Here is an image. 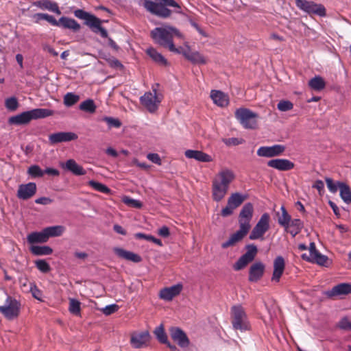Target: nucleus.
Instances as JSON below:
<instances>
[{
	"instance_id": "680f3d73",
	"label": "nucleus",
	"mask_w": 351,
	"mask_h": 351,
	"mask_svg": "<svg viewBox=\"0 0 351 351\" xmlns=\"http://www.w3.org/2000/svg\"><path fill=\"white\" fill-rule=\"evenodd\" d=\"M147 158L148 160L152 161L153 163L160 165L161 159L158 154L149 153L147 154Z\"/></svg>"
},
{
	"instance_id": "774afa93",
	"label": "nucleus",
	"mask_w": 351,
	"mask_h": 351,
	"mask_svg": "<svg viewBox=\"0 0 351 351\" xmlns=\"http://www.w3.org/2000/svg\"><path fill=\"white\" fill-rule=\"evenodd\" d=\"M51 202L52 199L47 197H39L35 200V203L43 205H47L51 204Z\"/></svg>"
},
{
	"instance_id": "7c9ffc66",
	"label": "nucleus",
	"mask_w": 351,
	"mask_h": 351,
	"mask_svg": "<svg viewBox=\"0 0 351 351\" xmlns=\"http://www.w3.org/2000/svg\"><path fill=\"white\" fill-rule=\"evenodd\" d=\"M210 97L215 104L221 107L228 106L229 102L228 96L220 90H211Z\"/></svg>"
},
{
	"instance_id": "de8ad7c7",
	"label": "nucleus",
	"mask_w": 351,
	"mask_h": 351,
	"mask_svg": "<svg viewBox=\"0 0 351 351\" xmlns=\"http://www.w3.org/2000/svg\"><path fill=\"white\" fill-rule=\"evenodd\" d=\"M69 311L72 314L78 315L80 313V302L75 299H70L69 300Z\"/></svg>"
},
{
	"instance_id": "6e6552de",
	"label": "nucleus",
	"mask_w": 351,
	"mask_h": 351,
	"mask_svg": "<svg viewBox=\"0 0 351 351\" xmlns=\"http://www.w3.org/2000/svg\"><path fill=\"white\" fill-rule=\"evenodd\" d=\"M21 304L15 298L7 296L3 305L0 306V313L6 319H13L17 317L20 312Z\"/></svg>"
},
{
	"instance_id": "c9c22d12",
	"label": "nucleus",
	"mask_w": 351,
	"mask_h": 351,
	"mask_svg": "<svg viewBox=\"0 0 351 351\" xmlns=\"http://www.w3.org/2000/svg\"><path fill=\"white\" fill-rule=\"evenodd\" d=\"M338 186L340 191V197L346 204L351 203V189L344 182H338Z\"/></svg>"
},
{
	"instance_id": "dca6fc26",
	"label": "nucleus",
	"mask_w": 351,
	"mask_h": 351,
	"mask_svg": "<svg viewBox=\"0 0 351 351\" xmlns=\"http://www.w3.org/2000/svg\"><path fill=\"white\" fill-rule=\"evenodd\" d=\"M350 293H351V284L340 283L333 287L331 289L325 291L324 295L328 298L335 299Z\"/></svg>"
},
{
	"instance_id": "b1692460",
	"label": "nucleus",
	"mask_w": 351,
	"mask_h": 351,
	"mask_svg": "<svg viewBox=\"0 0 351 351\" xmlns=\"http://www.w3.org/2000/svg\"><path fill=\"white\" fill-rule=\"evenodd\" d=\"M114 254L119 258L129 261L135 263L142 261V258L140 255L130 251L125 250L121 247H114L113 249Z\"/></svg>"
},
{
	"instance_id": "9d476101",
	"label": "nucleus",
	"mask_w": 351,
	"mask_h": 351,
	"mask_svg": "<svg viewBox=\"0 0 351 351\" xmlns=\"http://www.w3.org/2000/svg\"><path fill=\"white\" fill-rule=\"evenodd\" d=\"M154 93L146 92L140 97L141 104L151 113L155 112L158 108L162 99L157 95V90L153 88Z\"/></svg>"
},
{
	"instance_id": "a19ab883",
	"label": "nucleus",
	"mask_w": 351,
	"mask_h": 351,
	"mask_svg": "<svg viewBox=\"0 0 351 351\" xmlns=\"http://www.w3.org/2000/svg\"><path fill=\"white\" fill-rule=\"evenodd\" d=\"M44 229L48 239L49 237L61 236L65 230V228L62 226H49Z\"/></svg>"
},
{
	"instance_id": "ddd939ff",
	"label": "nucleus",
	"mask_w": 351,
	"mask_h": 351,
	"mask_svg": "<svg viewBox=\"0 0 351 351\" xmlns=\"http://www.w3.org/2000/svg\"><path fill=\"white\" fill-rule=\"evenodd\" d=\"M253 214V204L250 202L244 204L239 215V228H242L250 231L251 228L250 222L252 219Z\"/></svg>"
},
{
	"instance_id": "ea45409f",
	"label": "nucleus",
	"mask_w": 351,
	"mask_h": 351,
	"mask_svg": "<svg viewBox=\"0 0 351 351\" xmlns=\"http://www.w3.org/2000/svg\"><path fill=\"white\" fill-rule=\"evenodd\" d=\"M245 199V196L239 193H232L228 199V203L234 209L239 207Z\"/></svg>"
},
{
	"instance_id": "bf43d9fd",
	"label": "nucleus",
	"mask_w": 351,
	"mask_h": 351,
	"mask_svg": "<svg viewBox=\"0 0 351 351\" xmlns=\"http://www.w3.org/2000/svg\"><path fill=\"white\" fill-rule=\"evenodd\" d=\"M312 187L314 188V189H316L318 192H319V194L320 195H322L324 193V184L322 180H316L314 184L312 185Z\"/></svg>"
},
{
	"instance_id": "4468645a",
	"label": "nucleus",
	"mask_w": 351,
	"mask_h": 351,
	"mask_svg": "<svg viewBox=\"0 0 351 351\" xmlns=\"http://www.w3.org/2000/svg\"><path fill=\"white\" fill-rule=\"evenodd\" d=\"M303 260L311 263H315L319 265L325 266L328 260V257L322 254L317 249L314 242H311L309 245V253L302 254Z\"/></svg>"
},
{
	"instance_id": "69168bd1",
	"label": "nucleus",
	"mask_w": 351,
	"mask_h": 351,
	"mask_svg": "<svg viewBox=\"0 0 351 351\" xmlns=\"http://www.w3.org/2000/svg\"><path fill=\"white\" fill-rule=\"evenodd\" d=\"M108 62L111 67L117 68V69H118V68L122 69L123 68V64L121 63V62L119 60H118L116 58L108 59Z\"/></svg>"
},
{
	"instance_id": "72a5a7b5",
	"label": "nucleus",
	"mask_w": 351,
	"mask_h": 351,
	"mask_svg": "<svg viewBox=\"0 0 351 351\" xmlns=\"http://www.w3.org/2000/svg\"><path fill=\"white\" fill-rule=\"evenodd\" d=\"M281 213L278 212V223L282 227L287 230L289 228V223L291 221V215L287 211L285 207L282 206L280 208Z\"/></svg>"
},
{
	"instance_id": "e433bc0d",
	"label": "nucleus",
	"mask_w": 351,
	"mask_h": 351,
	"mask_svg": "<svg viewBox=\"0 0 351 351\" xmlns=\"http://www.w3.org/2000/svg\"><path fill=\"white\" fill-rule=\"evenodd\" d=\"M309 87L315 91H320L326 86V82L323 77L316 75L308 81Z\"/></svg>"
},
{
	"instance_id": "603ef678",
	"label": "nucleus",
	"mask_w": 351,
	"mask_h": 351,
	"mask_svg": "<svg viewBox=\"0 0 351 351\" xmlns=\"http://www.w3.org/2000/svg\"><path fill=\"white\" fill-rule=\"evenodd\" d=\"M293 104L289 100H280L277 104V108L281 112H286L292 110Z\"/></svg>"
},
{
	"instance_id": "f03ea898",
	"label": "nucleus",
	"mask_w": 351,
	"mask_h": 351,
	"mask_svg": "<svg viewBox=\"0 0 351 351\" xmlns=\"http://www.w3.org/2000/svg\"><path fill=\"white\" fill-rule=\"evenodd\" d=\"M234 178V172L227 168L221 169L215 176L212 182V197L214 201L220 202L224 198Z\"/></svg>"
},
{
	"instance_id": "2f4dec72",
	"label": "nucleus",
	"mask_w": 351,
	"mask_h": 351,
	"mask_svg": "<svg viewBox=\"0 0 351 351\" xmlns=\"http://www.w3.org/2000/svg\"><path fill=\"white\" fill-rule=\"evenodd\" d=\"M27 242L30 244L38 243H45L48 241L47 236L43 229L40 232H34L29 234L27 237Z\"/></svg>"
},
{
	"instance_id": "cd10ccee",
	"label": "nucleus",
	"mask_w": 351,
	"mask_h": 351,
	"mask_svg": "<svg viewBox=\"0 0 351 351\" xmlns=\"http://www.w3.org/2000/svg\"><path fill=\"white\" fill-rule=\"evenodd\" d=\"M184 155L188 158H193L199 162H208L213 161L211 156L199 150L188 149Z\"/></svg>"
},
{
	"instance_id": "c85d7f7f",
	"label": "nucleus",
	"mask_w": 351,
	"mask_h": 351,
	"mask_svg": "<svg viewBox=\"0 0 351 351\" xmlns=\"http://www.w3.org/2000/svg\"><path fill=\"white\" fill-rule=\"evenodd\" d=\"M62 167L75 176H83L86 173V170H84V168L78 165L73 159L66 160Z\"/></svg>"
},
{
	"instance_id": "1a4fd4ad",
	"label": "nucleus",
	"mask_w": 351,
	"mask_h": 351,
	"mask_svg": "<svg viewBox=\"0 0 351 351\" xmlns=\"http://www.w3.org/2000/svg\"><path fill=\"white\" fill-rule=\"evenodd\" d=\"M270 216L267 213H263L257 223L253 228L249 239L251 240L263 239L264 234L269 230Z\"/></svg>"
},
{
	"instance_id": "5701e85b",
	"label": "nucleus",
	"mask_w": 351,
	"mask_h": 351,
	"mask_svg": "<svg viewBox=\"0 0 351 351\" xmlns=\"http://www.w3.org/2000/svg\"><path fill=\"white\" fill-rule=\"evenodd\" d=\"M269 167L274 168L279 171H289L294 167V163L288 159H272L267 162Z\"/></svg>"
},
{
	"instance_id": "f3484780",
	"label": "nucleus",
	"mask_w": 351,
	"mask_h": 351,
	"mask_svg": "<svg viewBox=\"0 0 351 351\" xmlns=\"http://www.w3.org/2000/svg\"><path fill=\"white\" fill-rule=\"evenodd\" d=\"M285 150L282 145L273 146H263L258 149L257 155L261 157L272 158L281 155Z\"/></svg>"
},
{
	"instance_id": "9b49d317",
	"label": "nucleus",
	"mask_w": 351,
	"mask_h": 351,
	"mask_svg": "<svg viewBox=\"0 0 351 351\" xmlns=\"http://www.w3.org/2000/svg\"><path fill=\"white\" fill-rule=\"evenodd\" d=\"M295 4L300 10L309 14H316L319 16H324L326 14V9L322 4L307 0H295Z\"/></svg>"
},
{
	"instance_id": "58836bf2",
	"label": "nucleus",
	"mask_w": 351,
	"mask_h": 351,
	"mask_svg": "<svg viewBox=\"0 0 351 351\" xmlns=\"http://www.w3.org/2000/svg\"><path fill=\"white\" fill-rule=\"evenodd\" d=\"M29 250L36 256L50 255L53 252L52 248L47 245H32Z\"/></svg>"
},
{
	"instance_id": "f8f14e48",
	"label": "nucleus",
	"mask_w": 351,
	"mask_h": 351,
	"mask_svg": "<svg viewBox=\"0 0 351 351\" xmlns=\"http://www.w3.org/2000/svg\"><path fill=\"white\" fill-rule=\"evenodd\" d=\"M245 248L247 250L246 252L243 254L233 265V269L235 271H239L245 267L248 263H251L254 259L257 254V247L253 244L247 245Z\"/></svg>"
},
{
	"instance_id": "7ed1b4c3",
	"label": "nucleus",
	"mask_w": 351,
	"mask_h": 351,
	"mask_svg": "<svg viewBox=\"0 0 351 351\" xmlns=\"http://www.w3.org/2000/svg\"><path fill=\"white\" fill-rule=\"evenodd\" d=\"M143 0V5L151 14L160 18L167 19L171 16L173 11L168 7L173 8L176 13H181V7L175 0Z\"/></svg>"
},
{
	"instance_id": "bb28decb",
	"label": "nucleus",
	"mask_w": 351,
	"mask_h": 351,
	"mask_svg": "<svg viewBox=\"0 0 351 351\" xmlns=\"http://www.w3.org/2000/svg\"><path fill=\"white\" fill-rule=\"evenodd\" d=\"M285 267V259L282 256H277L274 261V271L271 280L279 282Z\"/></svg>"
},
{
	"instance_id": "49530a36",
	"label": "nucleus",
	"mask_w": 351,
	"mask_h": 351,
	"mask_svg": "<svg viewBox=\"0 0 351 351\" xmlns=\"http://www.w3.org/2000/svg\"><path fill=\"white\" fill-rule=\"evenodd\" d=\"M88 185L93 187L95 191L103 193L108 194L110 192V189L108 186L94 180L89 181Z\"/></svg>"
},
{
	"instance_id": "0eeeda50",
	"label": "nucleus",
	"mask_w": 351,
	"mask_h": 351,
	"mask_svg": "<svg viewBox=\"0 0 351 351\" xmlns=\"http://www.w3.org/2000/svg\"><path fill=\"white\" fill-rule=\"evenodd\" d=\"M235 117L245 129H256L258 126V114L247 108H241L236 110Z\"/></svg>"
},
{
	"instance_id": "412c9836",
	"label": "nucleus",
	"mask_w": 351,
	"mask_h": 351,
	"mask_svg": "<svg viewBox=\"0 0 351 351\" xmlns=\"http://www.w3.org/2000/svg\"><path fill=\"white\" fill-rule=\"evenodd\" d=\"M150 335L148 331H143L134 334L131 337L130 343L134 348H142L147 347L150 340Z\"/></svg>"
},
{
	"instance_id": "79ce46f5",
	"label": "nucleus",
	"mask_w": 351,
	"mask_h": 351,
	"mask_svg": "<svg viewBox=\"0 0 351 351\" xmlns=\"http://www.w3.org/2000/svg\"><path fill=\"white\" fill-rule=\"evenodd\" d=\"M80 110L93 114L95 112L97 106L94 102V101L91 99H88L84 101H82L79 106Z\"/></svg>"
},
{
	"instance_id": "e2e57ef3",
	"label": "nucleus",
	"mask_w": 351,
	"mask_h": 351,
	"mask_svg": "<svg viewBox=\"0 0 351 351\" xmlns=\"http://www.w3.org/2000/svg\"><path fill=\"white\" fill-rule=\"evenodd\" d=\"M243 142V139L238 138H230L226 139L224 141V143L227 145H229V146H230V145H238L239 144H241Z\"/></svg>"
},
{
	"instance_id": "c03bdc74",
	"label": "nucleus",
	"mask_w": 351,
	"mask_h": 351,
	"mask_svg": "<svg viewBox=\"0 0 351 351\" xmlns=\"http://www.w3.org/2000/svg\"><path fill=\"white\" fill-rule=\"evenodd\" d=\"M80 100V96L73 93H67L63 99L64 104L67 107L75 105Z\"/></svg>"
},
{
	"instance_id": "aec40b11",
	"label": "nucleus",
	"mask_w": 351,
	"mask_h": 351,
	"mask_svg": "<svg viewBox=\"0 0 351 351\" xmlns=\"http://www.w3.org/2000/svg\"><path fill=\"white\" fill-rule=\"evenodd\" d=\"M36 191L37 186L34 182L21 184L19 186L16 196L20 199L27 200L32 198Z\"/></svg>"
},
{
	"instance_id": "09e8293b",
	"label": "nucleus",
	"mask_w": 351,
	"mask_h": 351,
	"mask_svg": "<svg viewBox=\"0 0 351 351\" xmlns=\"http://www.w3.org/2000/svg\"><path fill=\"white\" fill-rule=\"evenodd\" d=\"M154 334L160 343H167V336L165 332L162 325H160L155 329Z\"/></svg>"
},
{
	"instance_id": "5fc2aeb1",
	"label": "nucleus",
	"mask_w": 351,
	"mask_h": 351,
	"mask_svg": "<svg viewBox=\"0 0 351 351\" xmlns=\"http://www.w3.org/2000/svg\"><path fill=\"white\" fill-rule=\"evenodd\" d=\"M325 181L329 191L332 193H337L339 189L338 182L337 183H335L332 178L328 177L325 178Z\"/></svg>"
},
{
	"instance_id": "f257e3e1",
	"label": "nucleus",
	"mask_w": 351,
	"mask_h": 351,
	"mask_svg": "<svg viewBox=\"0 0 351 351\" xmlns=\"http://www.w3.org/2000/svg\"><path fill=\"white\" fill-rule=\"evenodd\" d=\"M150 36L156 44L175 53L180 51L179 47L174 45L173 38L184 39V34L178 29L169 25L154 28L151 31Z\"/></svg>"
},
{
	"instance_id": "864d4df0",
	"label": "nucleus",
	"mask_w": 351,
	"mask_h": 351,
	"mask_svg": "<svg viewBox=\"0 0 351 351\" xmlns=\"http://www.w3.org/2000/svg\"><path fill=\"white\" fill-rule=\"evenodd\" d=\"M5 106L6 107V108L8 109L9 110L14 111L19 107V102L16 97H12L8 98L5 100Z\"/></svg>"
},
{
	"instance_id": "2eb2a0df",
	"label": "nucleus",
	"mask_w": 351,
	"mask_h": 351,
	"mask_svg": "<svg viewBox=\"0 0 351 351\" xmlns=\"http://www.w3.org/2000/svg\"><path fill=\"white\" fill-rule=\"evenodd\" d=\"M185 49L179 47V53L177 54H182L184 58L195 64H205L207 62L206 59L198 51H191V47L187 42L184 43Z\"/></svg>"
},
{
	"instance_id": "4d7b16f0",
	"label": "nucleus",
	"mask_w": 351,
	"mask_h": 351,
	"mask_svg": "<svg viewBox=\"0 0 351 351\" xmlns=\"http://www.w3.org/2000/svg\"><path fill=\"white\" fill-rule=\"evenodd\" d=\"M103 120L106 122L110 128H119L121 125V122L118 119L113 117H105Z\"/></svg>"
},
{
	"instance_id": "a211bd4d",
	"label": "nucleus",
	"mask_w": 351,
	"mask_h": 351,
	"mask_svg": "<svg viewBox=\"0 0 351 351\" xmlns=\"http://www.w3.org/2000/svg\"><path fill=\"white\" fill-rule=\"evenodd\" d=\"M77 138L78 136L75 132H59L51 134L49 136V141L51 145H55L60 143L75 141Z\"/></svg>"
},
{
	"instance_id": "473e14b6",
	"label": "nucleus",
	"mask_w": 351,
	"mask_h": 351,
	"mask_svg": "<svg viewBox=\"0 0 351 351\" xmlns=\"http://www.w3.org/2000/svg\"><path fill=\"white\" fill-rule=\"evenodd\" d=\"M60 26L65 29H69L76 32L80 30V25L73 19H70L66 16H62L59 19Z\"/></svg>"
},
{
	"instance_id": "4c0bfd02",
	"label": "nucleus",
	"mask_w": 351,
	"mask_h": 351,
	"mask_svg": "<svg viewBox=\"0 0 351 351\" xmlns=\"http://www.w3.org/2000/svg\"><path fill=\"white\" fill-rule=\"evenodd\" d=\"M303 228V223L300 219H291L289 223V228L285 230L287 232L290 233L293 237H295L299 234Z\"/></svg>"
},
{
	"instance_id": "37998d69",
	"label": "nucleus",
	"mask_w": 351,
	"mask_h": 351,
	"mask_svg": "<svg viewBox=\"0 0 351 351\" xmlns=\"http://www.w3.org/2000/svg\"><path fill=\"white\" fill-rule=\"evenodd\" d=\"M34 18L36 21L38 22L40 20H46L50 24L54 26H60L59 20L57 21L53 16L45 13H37L34 14Z\"/></svg>"
},
{
	"instance_id": "f704fd0d",
	"label": "nucleus",
	"mask_w": 351,
	"mask_h": 351,
	"mask_svg": "<svg viewBox=\"0 0 351 351\" xmlns=\"http://www.w3.org/2000/svg\"><path fill=\"white\" fill-rule=\"evenodd\" d=\"M147 54L157 64L161 66H167L168 62L167 59L157 50L153 47H150L146 51Z\"/></svg>"
},
{
	"instance_id": "20e7f679",
	"label": "nucleus",
	"mask_w": 351,
	"mask_h": 351,
	"mask_svg": "<svg viewBox=\"0 0 351 351\" xmlns=\"http://www.w3.org/2000/svg\"><path fill=\"white\" fill-rule=\"evenodd\" d=\"M54 112L47 108H36L23 112L15 116L10 117L8 123L10 125H25L32 119H43L53 115Z\"/></svg>"
},
{
	"instance_id": "0e129e2a",
	"label": "nucleus",
	"mask_w": 351,
	"mask_h": 351,
	"mask_svg": "<svg viewBox=\"0 0 351 351\" xmlns=\"http://www.w3.org/2000/svg\"><path fill=\"white\" fill-rule=\"evenodd\" d=\"M339 326L342 329L351 330V322L347 317H343L339 322Z\"/></svg>"
},
{
	"instance_id": "a878e982",
	"label": "nucleus",
	"mask_w": 351,
	"mask_h": 351,
	"mask_svg": "<svg viewBox=\"0 0 351 351\" xmlns=\"http://www.w3.org/2000/svg\"><path fill=\"white\" fill-rule=\"evenodd\" d=\"M248 232L249 230L246 229L239 228V230L232 234L228 240L221 244V247L226 249L234 246L236 243L241 241L247 235Z\"/></svg>"
},
{
	"instance_id": "393cba45",
	"label": "nucleus",
	"mask_w": 351,
	"mask_h": 351,
	"mask_svg": "<svg viewBox=\"0 0 351 351\" xmlns=\"http://www.w3.org/2000/svg\"><path fill=\"white\" fill-rule=\"evenodd\" d=\"M265 265L261 262H256L252 264L249 270V281L257 282L263 276Z\"/></svg>"
},
{
	"instance_id": "c756f323",
	"label": "nucleus",
	"mask_w": 351,
	"mask_h": 351,
	"mask_svg": "<svg viewBox=\"0 0 351 351\" xmlns=\"http://www.w3.org/2000/svg\"><path fill=\"white\" fill-rule=\"evenodd\" d=\"M33 5L41 9L48 10L57 14H61L58 4L56 2H53L50 0H41L34 1Z\"/></svg>"
},
{
	"instance_id": "338daca9",
	"label": "nucleus",
	"mask_w": 351,
	"mask_h": 351,
	"mask_svg": "<svg viewBox=\"0 0 351 351\" xmlns=\"http://www.w3.org/2000/svg\"><path fill=\"white\" fill-rule=\"evenodd\" d=\"M158 233L160 237H164V238H167L170 235L169 229L167 226H165L160 228L158 230Z\"/></svg>"
},
{
	"instance_id": "6e6d98bb",
	"label": "nucleus",
	"mask_w": 351,
	"mask_h": 351,
	"mask_svg": "<svg viewBox=\"0 0 351 351\" xmlns=\"http://www.w3.org/2000/svg\"><path fill=\"white\" fill-rule=\"evenodd\" d=\"M30 291L32 294V296L39 300L43 301L42 297H43V293L42 291L36 287L35 284H31L30 286Z\"/></svg>"
},
{
	"instance_id": "13d9d810",
	"label": "nucleus",
	"mask_w": 351,
	"mask_h": 351,
	"mask_svg": "<svg viewBox=\"0 0 351 351\" xmlns=\"http://www.w3.org/2000/svg\"><path fill=\"white\" fill-rule=\"evenodd\" d=\"M118 309H119V306L114 304H110V305L106 306L105 308H104L102 309V312L106 315H111V314L115 313L116 311H117Z\"/></svg>"
},
{
	"instance_id": "6ab92c4d",
	"label": "nucleus",
	"mask_w": 351,
	"mask_h": 351,
	"mask_svg": "<svg viewBox=\"0 0 351 351\" xmlns=\"http://www.w3.org/2000/svg\"><path fill=\"white\" fill-rule=\"evenodd\" d=\"M171 339L182 348H187L190 344V341L186 334L181 328L178 327H171L169 329Z\"/></svg>"
},
{
	"instance_id": "a18cd8bd",
	"label": "nucleus",
	"mask_w": 351,
	"mask_h": 351,
	"mask_svg": "<svg viewBox=\"0 0 351 351\" xmlns=\"http://www.w3.org/2000/svg\"><path fill=\"white\" fill-rule=\"evenodd\" d=\"M27 174L33 178H41L44 176V171L38 165H34L28 168Z\"/></svg>"
},
{
	"instance_id": "3c124183",
	"label": "nucleus",
	"mask_w": 351,
	"mask_h": 351,
	"mask_svg": "<svg viewBox=\"0 0 351 351\" xmlns=\"http://www.w3.org/2000/svg\"><path fill=\"white\" fill-rule=\"evenodd\" d=\"M36 268L43 273H47L51 270L49 263L43 259L37 260L35 261Z\"/></svg>"
},
{
	"instance_id": "423d86ee",
	"label": "nucleus",
	"mask_w": 351,
	"mask_h": 351,
	"mask_svg": "<svg viewBox=\"0 0 351 351\" xmlns=\"http://www.w3.org/2000/svg\"><path fill=\"white\" fill-rule=\"evenodd\" d=\"M232 324L234 330L241 332L250 330V324L247 315L241 306H234L231 308Z\"/></svg>"
},
{
	"instance_id": "052dcab7",
	"label": "nucleus",
	"mask_w": 351,
	"mask_h": 351,
	"mask_svg": "<svg viewBox=\"0 0 351 351\" xmlns=\"http://www.w3.org/2000/svg\"><path fill=\"white\" fill-rule=\"evenodd\" d=\"M234 210V208L228 203L227 206L221 210V215L223 217H228L233 213Z\"/></svg>"
},
{
	"instance_id": "4be33fe9",
	"label": "nucleus",
	"mask_w": 351,
	"mask_h": 351,
	"mask_svg": "<svg viewBox=\"0 0 351 351\" xmlns=\"http://www.w3.org/2000/svg\"><path fill=\"white\" fill-rule=\"evenodd\" d=\"M182 288V284H177L169 287L163 288L159 292V298L165 301H171L173 298L180 293Z\"/></svg>"
},
{
	"instance_id": "39448f33",
	"label": "nucleus",
	"mask_w": 351,
	"mask_h": 351,
	"mask_svg": "<svg viewBox=\"0 0 351 351\" xmlns=\"http://www.w3.org/2000/svg\"><path fill=\"white\" fill-rule=\"evenodd\" d=\"M76 17L85 20V24L88 25L95 34H99L102 38L108 37L107 30L101 26V21L95 16L85 12L83 10H76L74 12Z\"/></svg>"
},
{
	"instance_id": "8fccbe9b",
	"label": "nucleus",
	"mask_w": 351,
	"mask_h": 351,
	"mask_svg": "<svg viewBox=\"0 0 351 351\" xmlns=\"http://www.w3.org/2000/svg\"><path fill=\"white\" fill-rule=\"evenodd\" d=\"M123 202L132 208H141L143 206V204L137 199H134L130 197L125 196L122 199Z\"/></svg>"
}]
</instances>
